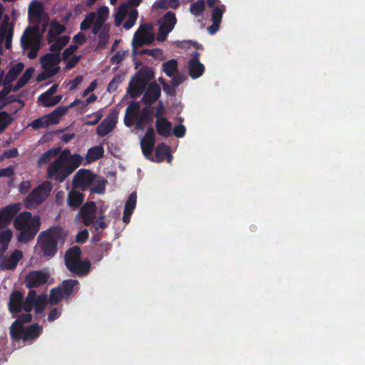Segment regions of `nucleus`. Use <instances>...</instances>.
Masks as SVG:
<instances>
[{
	"instance_id": "f257e3e1",
	"label": "nucleus",
	"mask_w": 365,
	"mask_h": 365,
	"mask_svg": "<svg viewBox=\"0 0 365 365\" xmlns=\"http://www.w3.org/2000/svg\"><path fill=\"white\" fill-rule=\"evenodd\" d=\"M66 237V234L59 226L42 231L38 237L37 242L41 256L46 259L53 257L58 252V245H63Z\"/></svg>"
},
{
	"instance_id": "f03ea898",
	"label": "nucleus",
	"mask_w": 365,
	"mask_h": 365,
	"mask_svg": "<svg viewBox=\"0 0 365 365\" xmlns=\"http://www.w3.org/2000/svg\"><path fill=\"white\" fill-rule=\"evenodd\" d=\"M40 217H32L30 212L24 211L18 215L14 220V227L20 231L18 240L21 243L31 241L40 229Z\"/></svg>"
},
{
	"instance_id": "7ed1b4c3",
	"label": "nucleus",
	"mask_w": 365,
	"mask_h": 365,
	"mask_svg": "<svg viewBox=\"0 0 365 365\" xmlns=\"http://www.w3.org/2000/svg\"><path fill=\"white\" fill-rule=\"evenodd\" d=\"M78 158L75 156L71 163L64 162L63 156L56 158L47 170V175L58 182H63L71 173H73L80 165Z\"/></svg>"
},
{
	"instance_id": "20e7f679",
	"label": "nucleus",
	"mask_w": 365,
	"mask_h": 365,
	"mask_svg": "<svg viewBox=\"0 0 365 365\" xmlns=\"http://www.w3.org/2000/svg\"><path fill=\"white\" fill-rule=\"evenodd\" d=\"M42 33L39 26H29L24 31L21 37V46L24 51L29 50L27 57L29 59H34L37 57L38 52L41 48Z\"/></svg>"
},
{
	"instance_id": "39448f33",
	"label": "nucleus",
	"mask_w": 365,
	"mask_h": 365,
	"mask_svg": "<svg viewBox=\"0 0 365 365\" xmlns=\"http://www.w3.org/2000/svg\"><path fill=\"white\" fill-rule=\"evenodd\" d=\"M154 78V72L149 67H143L131 78L127 93L132 98L143 93L149 81Z\"/></svg>"
},
{
	"instance_id": "423d86ee",
	"label": "nucleus",
	"mask_w": 365,
	"mask_h": 365,
	"mask_svg": "<svg viewBox=\"0 0 365 365\" xmlns=\"http://www.w3.org/2000/svg\"><path fill=\"white\" fill-rule=\"evenodd\" d=\"M47 301L48 298L46 294L37 295L35 290H30L25 298L24 312H30L34 308L36 313L41 314L45 309Z\"/></svg>"
},
{
	"instance_id": "0eeeda50",
	"label": "nucleus",
	"mask_w": 365,
	"mask_h": 365,
	"mask_svg": "<svg viewBox=\"0 0 365 365\" xmlns=\"http://www.w3.org/2000/svg\"><path fill=\"white\" fill-rule=\"evenodd\" d=\"M155 35L153 26L150 24L141 25L134 34L132 44L134 48L141 47L143 45H150L154 41Z\"/></svg>"
},
{
	"instance_id": "6e6552de",
	"label": "nucleus",
	"mask_w": 365,
	"mask_h": 365,
	"mask_svg": "<svg viewBox=\"0 0 365 365\" xmlns=\"http://www.w3.org/2000/svg\"><path fill=\"white\" fill-rule=\"evenodd\" d=\"M49 278L47 272L41 270L30 271L25 277L24 283L28 289L37 288L45 284Z\"/></svg>"
},
{
	"instance_id": "1a4fd4ad",
	"label": "nucleus",
	"mask_w": 365,
	"mask_h": 365,
	"mask_svg": "<svg viewBox=\"0 0 365 365\" xmlns=\"http://www.w3.org/2000/svg\"><path fill=\"white\" fill-rule=\"evenodd\" d=\"M155 145V130L153 127H149L144 137L140 140V148L143 155L151 161H154L152 153Z\"/></svg>"
},
{
	"instance_id": "9d476101",
	"label": "nucleus",
	"mask_w": 365,
	"mask_h": 365,
	"mask_svg": "<svg viewBox=\"0 0 365 365\" xmlns=\"http://www.w3.org/2000/svg\"><path fill=\"white\" fill-rule=\"evenodd\" d=\"M49 192L50 190H46L43 185H38L25 198V207L29 209L34 205L41 204L48 197Z\"/></svg>"
},
{
	"instance_id": "9b49d317",
	"label": "nucleus",
	"mask_w": 365,
	"mask_h": 365,
	"mask_svg": "<svg viewBox=\"0 0 365 365\" xmlns=\"http://www.w3.org/2000/svg\"><path fill=\"white\" fill-rule=\"evenodd\" d=\"M22 208L20 202L13 203L0 209V230L11 224L14 217Z\"/></svg>"
},
{
	"instance_id": "f8f14e48",
	"label": "nucleus",
	"mask_w": 365,
	"mask_h": 365,
	"mask_svg": "<svg viewBox=\"0 0 365 365\" xmlns=\"http://www.w3.org/2000/svg\"><path fill=\"white\" fill-rule=\"evenodd\" d=\"M25 299L24 294L19 290L12 292L9 296L8 309L11 314H17L24 311Z\"/></svg>"
},
{
	"instance_id": "ddd939ff",
	"label": "nucleus",
	"mask_w": 365,
	"mask_h": 365,
	"mask_svg": "<svg viewBox=\"0 0 365 365\" xmlns=\"http://www.w3.org/2000/svg\"><path fill=\"white\" fill-rule=\"evenodd\" d=\"M61 61V57L57 53H48L41 58L43 68L48 73V76H53L58 71V67H55Z\"/></svg>"
},
{
	"instance_id": "4468645a",
	"label": "nucleus",
	"mask_w": 365,
	"mask_h": 365,
	"mask_svg": "<svg viewBox=\"0 0 365 365\" xmlns=\"http://www.w3.org/2000/svg\"><path fill=\"white\" fill-rule=\"evenodd\" d=\"M96 213V205L93 201L86 202L80 208L78 215L81 217L86 226L94 224Z\"/></svg>"
},
{
	"instance_id": "2eb2a0df",
	"label": "nucleus",
	"mask_w": 365,
	"mask_h": 365,
	"mask_svg": "<svg viewBox=\"0 0 365 365\" xmlns=\"http://www.w3.org/2000/svg\"><path fill=\"white\" fill-rule=\"evenodd\" d=\"M141 98V102L150 106L153 104L160 98L161 95V88L155 82H152L148 84Z\"/></svg>"
},
{
	"instance_id": "dca6fc26",
	"label": "nucleus",
	"mask_w": 365,
	"mask_h": 365,
	"mask_svg": "<svg viewBox=\"0 0 365 365\" xmlns=\"http://www.w3.org/2000/svg\"><path fill=\"white\" fill-rule=\"evenodd\" d=\"M94 180L91 171L86 169L79 170L73 177V184L76 187L85 190Z\"/></svg>"
},
{
	"instance_id": "f3484780",
	"label": "nucleus",
	"mask_w": 365,
	"mask_h": 365,
	"mask_svg": "<svg viewBox=\"0 0 365 365\" xmlns=\"http://www.w3.org/2000/svg\"><path fill=\"white\" fill-rule=\"evenodd\" d=\"M23 258V252L20 250H14L9 257L4 255L3 258L0 259L1 266L4 269L13 270L14 269L19 262Z\"/></svg>"
},
{
	"instance_id": "a211bd4d",
	"label": "nucleus",
	"mask_w": 365,
	"mask_h": 365,
	"mask_svg": "<svg viewBox=\"0 0 365 365\" xmlns=\"http://www.w3.org/2000/svg\"><path fill=\"white\" fill-rule=\"evenodd\" d=\"M91 264L88 260L74 262L71 264H67L66 268L73 274L82 277L87 274L91 269Z\"/></svg>"
},
{
	"instance_id": "6ab92c4d",
	"label": "nucleus",
	"mask_w": 365,
	"mask_h": 365,
	"mask_svg": "<svg viewBox=\"0 0 365 365\" xmlns=\"http://www.w3.org/2000/svg\"><path fill=\"white\" fill-rule=\"evenodd\" d=\"M116 123L114 117L108 116L97 126L96 134L101 137H104L110 133Z\"/></svg>"
},
{
	"instance_id": "aec40b11",
	"label": "nucleus",
	"mask_w": 365,
	"mask_h": 365,
	"mask_svg": "<svg viewBox=\"0 0 365 365\" xmlns=\"http://www.w3.org/2000/svg\"><path fill=\"white\" fill-rule=\"evenodd\" d=\"M43 4L41 1H32L29 7V16L31 21L40 23L43 16Z\"/></svg>"
},
{
	"instance_id": "412c9836",
	"label": "nucleus",
	"mask_w": 365,
	"mask_h": 365,
	"mask_svg": "<svg viewBox=\"0 0 365 365\" xmlns=\"http://www.w3.org/2000/svg\"><path fill=\"white\" fill-rule=\"evenodd\" d=\"M84 195L72 189L68 193L67 204L72 209L78 208L83 202Z\"/></svg>"
},
{
	"instance_id": "4be33fe9",
	"label": "nucleus",
	"mask_w": 365,
	"mask_h": 365,
	"mask_svg": "<svg viewBox=\"0 0 365 365\" xmlns=\"http://www.w3.org/2000/svg\"><path fill=\"white\" fill-rule=\"evenodd\" d=\"M155 128L158 135L167 138L170 135L172 124L166 118H161L156 120Z\"/></svg>"
},
{
	"instance_id": "5701e85b",
	"label": "nucleus",
	"mask_w": 365,
	"mask_h": 365,
	"mask_svg": "<svg viewBox=\"0 0 365 365\" xmlns=\"http://www.w3.org/2000/svg\"><path fill=\"white\" fill-rule=\"evenodd\" d=\"M12 236L13 232L10 229L0 231V259L3 258L5 252L8 250Z\"/></svg>"
},
{
	"instance_id": "b1692460",
	"label": "nucleus",
	"mask_w": 365,
	"mask_h": 365,
	"mask_svg": "<svg viewBox=\"0 0 365 365\" xmlns=\"http://www.w3.org/2000/svg\"><path fill=\"white\" fill-rule=\"evenodd\" d=\"M66 111L67 108L58 106L51 113L44 115V118H46L48 126L57 124L60 120V118L63 115Z\"/></svg>"
},
{
	"instance_id": "393cba45",
	"label": "nucleus",
	"mask_w": 365,
	"mask_h": 365,
	"mask_svg": "<svg viewBox=\"0 0 365 365\" xmlns=\"http://www.w3.org/2000/svg\"><path fill=\"white\" fill-rule=\"evenodd\" d=\"M112 245L108 242H103L96 244L93 249V259L99 262L103 259L104 254H106L111 248Z\"/></svg>"
},
{
	"instance_id": "a878e982",
	"label": "nucleus",
	"mask_w": 365,
	"mask_h": 365,
	"mask_svg": "<svg viewBox=\"0 0 365 365\" xmlns=\"http://www.w3.org/2000/svg\"><path fill=\"white\" fill-rule=\"evenodd\" d=\"M42 331V327L38 324H33L25 328L24 341H32L37 339Z\"/></svg>"
},
{
	"instance_id": "bb28decb",
	"label": "nucleus",
	"mask_w": 365,
	"mask_h": 365,
	"mask_svg": "<svg viewBox=\"0 0 365 365\" xmlns=\"http://www.w3.org/2000/svg\"><path fill=\"white\" fill-rule=\"evenodd\" d=\"M25 327L19 324V322H14L9 327L11 338L16 341L23 340L25 332Z\"/></svg>"
},
{
	"instance_id": "cd10ccee",
	"label": "nucleus",
	"mask_w": 365,
	"mask_h": 365,
	"mask_svg": "<svg viewBox=\"0 0 365 365\" xmlns=\"http://www.w3.org/2000/svg\"><path fill=\"white\" fill-rule=\"evenodd\" d=\"M81 250L78 246H73L69 248L65 254L64 261L66 267L74 262L81 259Z\"/></svg>"
},
{
	"instance_id": "c85d7f7f",
	"label": "nucleus",
	"mask_w": 365,
	"mask_h": 365,
	"mask_svg": "<svg viewBox=\"0 0 365 365\" xmlns=\"http://www.w3.org/2000/svg\"><path fill=\"white\" fill-rule=\"evenodd\" d=\"M65 31L64 26L58 22H51L49 30L47 34L48 43H51L54 41L55 38L61 34Z\"/></svg>"
},
{
	"instance_id": "c756f323",
	"label": "nucleus",
	"mask_w": 365,
	"mask_h": 365,
	"mask_svg": "<svg viewBox=\"0 0 365 365\" xmlns=\"http://www.w3.org/2000/svg\"><path fill=\"white\" fill-rule=\"evenodd\" d=\"M162 71L168 77L173 76L178 72V62L176 59H170L162 64Z\"/></svg>"
},
{
	"instance_id": "7c9ffc66",
	"label": "nucleus",
	"mask_w": 365,
	"mask_h": 365,
	"mask_svg": "<svg viewBox=\"0 0 365 365\" xmlns=\"http://www.w3.org/2000/svg\"><path fill=\"white\" fill-rule=\"evenodd\" d=\"M189 75L192 79L200 77L205 72V66L200 62H188Z\"/></svg>"
},
{
	"instance_id": "2f4dec72",
	"label": "nucleus",
	"mask_w": 365,
	"mask_h": 365,
	"mask_svg": "<svg viewBox=\"0 0 365 365\" xmlns=\"http://www.w3.org/2000/svg\"><path fill=\"white\" fill-rule=\"evenodd\" d=\"M104 155V149L101 145L91 147L88 150L86 158L88 162H94L101 158Z\"/></svg>"
},
{
	"instance_id": "473e14b6",
	"label": "nucleus",
	"mask_w": 365,
	"mask_h": 365,
	"mask_svg": "<svg viewBox=\"0 0 365 365\" xmlns=\"http://www.w3.org/2000/svg\"><path fill=\"white\" fill-rule=\"evenodd\" d=\"M78 284L76 279H66L62 282L61 286L58 287L62 290L65 298H68L71 296L74 290V287Z\"/></svg>"
},
{
	"instance_id": "72a5a7b5",
	"label": "nucleus",
	"mask_w": 365,
	"mask_h": 365,
	"mask_svg": "<svg viewBox=\"0 0 365 365\" xmlns=\"http://www.w3.org/2000/svg\"><path fill=\"white\" fill-rule=\"evenodd\" d=\"M170 150V147L163 143H159L155 151L154 161L156 163H162L165 160V155H168V151Z\"/></svg>"
},
{
	"instance_id": "f704fd0d",
	"label": "nucleus",
	"mask_w": 365,
	"mask_h": 365,
	"mask_svg": "<svg viewBox=\"0 0 365 365\" xmlns=\"http://www.w3.org/2000/svg\"><path fill=\"white\" fill-rule=\"evenodd\" d=\"M34 71V69L32 67L27 68L14 86L13 91H17L23 88L31 79Z\"/></svg>"
},
{
	"instance_id": "c9c22d12",
	"label": "nucleus",
	"mask_w": 365,
	"mask_h": 365,
	"mask_svg": "<svg viewBox=\"0 0 365 365\" xmlns=\"http://www.w3.org/2000/svg\"><path fill=\"white\" fill-rule=\"evenodd\" d=\"M137 119L146 124L152 123L153 121V108L150 106H148L143 108Z\"/></svg>"
},
{
	"instance_id": "e433bc0d",
	"label": "nucleus",
	"mask_w": 365,
	"mask_h": 365,
	"mask_svg": "<svg viewBox=\"0 0 365 365\" xmlns=\"http://www.w3.org/2000/svg\"><path fill=\"white\" fill-rule=\"evenodd\" d=\"M176 23L177 19L175 14L172 11H168L165 15L163 22L160 26L165 28L168 31L171 32Z\"/></svg>"
},
{
	"instance_id": "4c0bfd02",
	"label": "nucleus",
	"mask_w": 365,
	"mask_h": 365,
	"mask_svg": "<svg viewBox=\"0 0 365 365\" xmlns=\"http://www.w3.org/2000/svg\"><path fill=\"white\" fill-rule=\"evenodd\" d=\"M205 3L204 0H197L190 5V11L196 17L200 16L205 11Z\"/></svg>"
},
{
	"instance_id": "58836bf2",
	"label": "nucleus",
	"mask_w": 365,
	"mask_h": 365,
	"mask_svg": "<svg viewBox=\"0 0 365 365\" xmlns=\"http://www.w3.org/2000/svg\"><path fill=\"white\" fill-rule=\"evenodd\" d=\"M58 153V150H56L54 148H50L41 155L38 160V163L39 164L48 163L51 160V159H53L54 157L57 155Z\"/></svg>"
},
{
	"instance_id": "ea45409f",
	"label": "nucleus",
	"mask_w": 365,
	"mask_h": 365,
	"mask_svg": "<svg viewBox=\"0 0 365 365\" xmlns=\"http://www.w3.org/2000/svg\"><path fill=\"white\" fill-rule=\"evenodd\" d=\"M65 297L62 290L58 287L52 288L50 291L49 301L51 304H56Z\"/></svg>"
},
{
	"instance_id": "a19ab883",
	"label": "nucleus",
	"mask_w": 365,
	"mask_h": 365,
	"mask_svg": "<svg viewBox=\"0 0 365 365\" xmlns=\"http://www.w3.org/2000/svg\"><path fill=\"white\" fill-rule=\"evenodd\" d=\"M140 110H140V103L138 101H133L126 108L125 115H129L131 117H134V118H137Z\"/></svg>"
},
{
	"instance_id": "79ce46f5",
	"label": "nucleus",
	"mask_w": 365,
	"mask_h": 365,
	"mask_svg": "<svg viewBox=\"0 0 365 365\" xmlns=\"http://www.w3.org/2000/svg\"><path fill=\"white\" fill-rule=\"evenodd\" d=\"M13 118L6 111L0 112V133H1L12 122Z\"/></svg>"
},
{
	"instance_id": "37998d69",
	"label": "nucleus",
	"mask_w": 365,
	"mask_h": 365,
	"mask_svg": "<svg viewBox=\"0 0 365 365\" xmlns=\"http://www.w3.org/2000/svg\"><path fill=\"white\" fill-rule=\"evenodd\" d=\"M137 194L135 192H131L125 204L124 210L130 212H133L136 206Z\"/></svg>"
},
{
	"instance_id": "c03bdc74",
	"label": "nucleus",
	"mask_w": 365,
	"mask_h": 365,
	"mask_svg": "<svg viewBox=\"0 0 365 365\" xmlns=\"http://www.w3.org/2000/svg\"><path fill=\"white\" fill-rule=\"evenodd\" d=\"M124 80V76L120 74H116L114 76L113 79L109 82L107 90L109 92L115 91L117 90L119 84H120Z\"/></svg>"
},
{
	"instance_id": "a18cd8bd",
	"label": "nucleus",
	"mask_w": 365,
	"mask_h": 365,
	"mask_svg": "<svg viewBox=\"0 0 365 365\" xmlns=\"http://www.w3.org/2000/svg\"><path fill=\"white\" fill-rule=\"evenodd\" d=\"M96 18V14L93 12L89 13L86 18L82 21L80 24V29L81 31H86L91 28Z\"/></svg>"
},
{
	"instance_id": "49530a36",
	"label": "nucleus",
	"mask_w": 365,
	"mask_h": 365,
	"mask_svg": "<svg viewBox=\"0 0 365 365\" xmlns=\"http://www.w3.org/2000/svg\"><path fill=\"white\" fill-rule=\"evenodd\" d=\"M225 11V6L222 5L221 7L217 6L215 7L211 14V20L212 22L221 23L222 15Z\"/></svg>"
},
{
	"instance_id": "de8ad7c7",
	"label": "nucleus",
	"mask_w": 365,
	"mask_h": 365,
	"mask_svg": "<svg viewBox=\"0 0 365 365\" xmlns=\"http://www.w3.org/2000/svg\"><path fill=\"white\" fill-rule=\"evenodd\" d=\"M138 18V11L136 10L132 11L128 16V20L124 23L123 28L126 30L131 29Z\"/></svg>"
},
{
	"instance_id": "09e8293b",
	"label": "nucleus",
	"mask_w": 365,
	"mask_h": 365,
	"mask_svg": "<svg viewBox=\"0 0 365 365\" xmlns=\"http://www.w3.org/2000/svg\"><path fill=\"white\" fill-rule=\"evenodd\" d=\"M91 116H93L94 118L91 120H87L84 123V125H95L98 123V122L101 120L103 118V113L101 110H97L96 112H94L91 115H87V118H90Z\"/></svg>"
},
{
	"instance_id": "8fccbe9b",
	"label": "nucleus",
	"mask_w": 365,
	"mask_h": 365,
	"mask_svg": "<svg viewBox=\"0 0 365 365\" xmlns=\"http://www.w3.org/2000/svg\"><path fill=\"white\" fill-rule=\"evenodd\" d=\"M109 35L107 32L102 31L98 34V48H104L109 40Z\"/></svg>"
},
{
	"instance_id": "3c124183",
	"label": "nucleus",
	"mask_w": 365,
	"mask_h": 365,
	"mask_svg": "<svg viewBox=\"0 0 365 365\" xmlns=\"http://www.w3.org/2000/svg\"><path fill=\"white\" fill-rule=\"evenodd\" d=\"M59 156H63L64 158V162L67 163H71V160L75 157L78 158L79 161V165L81 164L83 158L79 154H74L73 155H71V152L68 149H65Z\"/></svg>"
},
{
	"instance_id": "603ef678",
	"label": "nucleus",
	"mask_w": 365,
	"mask_h": 365,
	"mask_svg": "<svg viewBox=\"0 0 365 365\" xmlns=\"http://www.w3.org/2000/svg\"><path fill=\"white\" fill-rule=\"evenodd\" d=\"M128 9L127 6L125 4H123L119 6L118 11L115 14V24L119 25L123 20V19L125 16L127 14Z\"/></svg>"
},
{
	"instance_id": "864d4df0",
	"label": "nucleus",
	"mask_w": 365,
	"mask_h": 365,
	"mask_svg": "<svg viewBox=\"0 0 365 365\" xmlns=\"http://www.w3.org/2000/svg\"><path fill=\"white\" fill-rule=\"evenodd\" d=\"M91 192L97 194H103L106 191V183L105 180H103L101 182H98L91 187Z\"/></svg>"
},
{
	"instance_id": "5fc2aeb1",
	"label": "nucleus",
	"mask_w": 365,
	"mask_h": 365,
	"mask_svg": "<svg viewBox=\"0 0 365 365\" xmlns=\"http://www.w3.org/2000/svg\"><path fill=\"white\" fill-rule=\"evenodd\" d=\"M31 126L34 129V130H38L41 128H46V127H48V123H46V118H44V115L41 117V118H38L36 120H34L31 123Z\"/></svg>"
},
{
	"instance_id": "6e6d98bb",
	"label": "nucleus",
	"mask_w": 365,
	"mask_h": 365,
	"mask_svg": "<svg viewBox=\"0 0 365 365\" xmlns=\"http://www.w3.org/2000/svg\"><path fill=\"white\" fill-rule=\"evenodd\" d=\"M173 77L171 81V84L173 87H178L180 86L184 81H185L186 77L181 73H176Z\"/></svg>"
},
{
	"instance_id": "4d7b16f0",
	"label": "nucleus",
	"mask_w": 365,
	"mask_h": 365,
	"mask_svg": "<svg viewBox=\"0 0 365 365\" xmlns=\"http://www.w3.org/2000/svg\"><path fill=\"white\" fill-rule=\"evenodd\" d=\"M78 46L76 45H71L68 48H66L62 54V60L66 61L67 59L70 58V56L76 51Z\"/></svg>"
},
{
	"instance_id": "13d9d810",
	"label": "nucleus",
	"mask_w": 365,
	"mask_h": 365,
	"mask_svg": "<svg viewBox=\"0 0 365 365\" xmlns=\"http://www.w3.org/2000/svg\"><path fill=\"white\" fill-rule=\"evenodd\" d=\"M89 234L86 229L78 232L76 237V242L78 243H84L88 238Z\"/></svg>"
},
{
	"instance_id": "bf43d9fd",
	"label": "nucleus",
	"mask_w": 365,
	"mask_h": 365,
	"mask_svg": "<svg viewBox=\"0 0 365 365\" xmlns=\"http://www.w3.org/2000/svg\"><path fill=\"white\" fill-rule=\"evenodd\" d=\"M186 133L185 126L182 124L175 125L173 129V135L177 138H182L185 136Z\"/></svg>"
},
{
	"instance_id": "052dcab7",
	"label": "nucleus",
	"mask_w": 365,
	"mask_h": 365,
	"mask_svg": "<svg viewBox=\"0 0 365 365\" xmlns=\"http://www.w3.org/2000/svg\"><path fill=\"white\" fill-rule=\"evenodd\" d=\"M12 85L4 86V88L0 91V103H5L4 101L8 94L13 91Z\"/></svg>"
},
{
	"instance_id": "680f3d73",
	"label": "nucleus",
	"mask_w": 365,
	"mask_h": 365,
	"mask_svg": "<svg viewBox=\"0 0 365 365\" xmlns=\"http://www.w3.org/2000/svg\"><path fill=\"white\" fill-rule=\"evenodd\" d=\"M18 76H16L11 71H9L5 76L3 81V86H9L11 83L16 79Z\"/></svg>"
},
{
	"instance_id": "e2e57ef3",
	"label": "nucleus",
	"mask_w": 365,
	"mask_h": 365,
	"mask_svg": "<svg viewBox=\"0 0 365 365\" xmlns=\"http://www.w3.org/2000/svg\"><path fill=\"white\" fill-rule=\"evenodd\" d=\"M32 320V315L30 312H26L25 314H20L17 319L14 322H19V324H23L25 323H29Z\"/></svg>"
},
{
	"instance_id": "0e129e2a",
	"label": "nucleus",
	"mask_w": 365,
	"mask_h": 365,
	"mask_svg": "<svg viewBox=\"0 0 365 365\" xmlns=\"http://www.w3.org/2000/svg\"><path fill=\"white\" fill-rule=\"evenodd\" d=\"M170 31H168L165 28L160 26L158 32L157 34V40L160 42H163L166 40L168 34Z\"/></svg>"
},
{
	"instance_id": "69168bd1",
	"label": "nucleus",
	"mask_w": 365,
	"mask_h": 365,
	"mask_svg": "<svg viewBox=\"0 0 365 365\" xmlns=\"http://www.w3.org/2000/svg\"><path fill=\"white\" fill-rule=\"evenodd\" d=\"M164 113L165 107L162 101H159L155 112V117L156 118V120L163 118V115L164 114Z\"/></svg>"
},
{
	"instance_id": "338daca9",
	"label": "nucleus",
	"mask_w": 365,
	"mask_h": 365,
	"mask_svg": "<svg viewBox=\"0 0 365 365\" xmlns=\"http://www.w3.org/2000/svg\"><path fill=\"white\" fill-rule=\"evenodd\" d=\"M81 56H73L67 63L66 66V70H70L76 66V65L80 61Z\"/></svg>"
},
{
	"instance_id": "774afa93",
	"label": "nucleus",
	"mask_w": 365,
	"mask_h": 365,
	"mask_svg": "<svg viewBox=\"0 0 365 365\" xmlns=\"http://www.w3.org/2000/svg\"><path fill=\"white\" fill-rule=\"evenodd\" d=\"M103 24V20H101L100 19H97L95 22H93V26L92 28V33L94 35L99 34L100 31L102 29Z\"/></svg>"
}]
</instances>
